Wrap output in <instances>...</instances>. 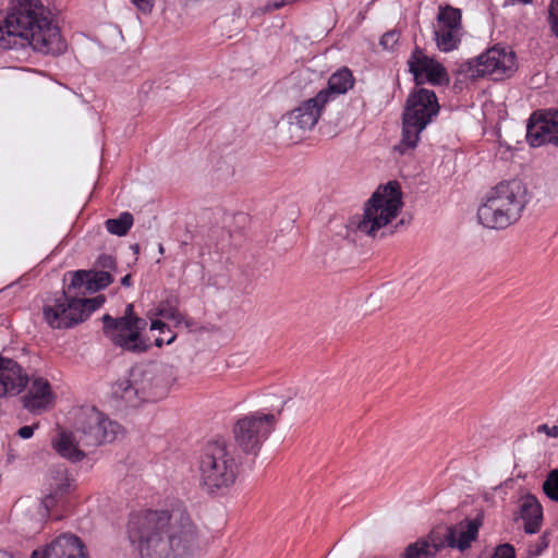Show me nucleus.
<instances>
[{
	"label": "nucleus",
	"mask_w": 558,
	"mask_h": 558,
	"mask_svg": "<svg viewBox=\"0 0 558 558\" xmlns=\"http://www.w3.org/2000/svg\"><path fill=\"white\" fill-rule=\"evenodd\" d=\"M128 538L141 558H194L199 551L198 530L182 504L131 514Z\"/></svg>",
	"instance_id": "obj_1"
},
{
	"label": "nucleus",
	"mask_w": 558,
	"mask_h": 558,
	"mask_svg": "<svg viewBox=\"0 0 558 558\" xmlns=\"http://www.w3.org/2000/svg\"><path fill=\"white\" fill-rule=\"evenodd\" d=\"M28 44L35 51L60 54L66 44L52 21L51 11L40 0H15L11 11L0 14V46L10 49Z\"/></svg>",
	"instance_id": "obj_2"
},
{
	"label": "nucleus",
	"mask_w": 558,
	"mask_h": 558,
	"mask_svg": "<svg viewBox=\"0 0 558 558\" xmlns=\"http://www.w3.org/2000/svg\"><path fill=\"white\" fill-rule=\"evenodd\" d=\"M121 432L118 422L111 421L96 408L82 409L77 414L75 430H62L52 440V447L62 458L80 462L85 458L83 448L112 442Z\"/></svg>",
	"instance_id": "obj_3"
},
{
	"label": "nucleus",
	"mask_w": 558,
	"mask_h": 558,
	"mask_svg": "<svg viewBox=\"0 0 558 558\" xmlns=\"http://www.w3.org/2000/svg\"><path fill=\"white\" fill-rule=\"evenodd\" d=\"M527 203V187L521 180L502 181L487 192L477 218L486 228L506 229L521 218Z\"/></svg>",
	"instance_id": "obj_4"
},
{
	"label": "nucleus",
	"mask_w": 558,
	"mask_h": 558,
	"mask_svg": "<svg viewBox=\"0 0 558 558\" xmlns=\"http://www.w3.org/2000/svg\"><path fill=\"white\" fill-rule=\"evenodd\" d=\"M241 460L225 441L208 442L198 461L199 486L210 495L225 494L240 474Z\"/></svg>",
	"instance_id": "obj_5"
},
{
	"label": "nucleus",
	"mask_w": 558,
	"mask_h": 558,
	"mask_svg": "<svg viewBox=\"0 0 558 558\" xmlns=\"http://www.w3.org/2000/svg\"><path fill=\"white\" fill-rule=\"evenodd\" d=\"M403 207L401 185L398 181L380 184L364 204L362 217H354L350 226L361 233L376 238L378 232L391 223Z\"/></svg>",
	"instance_id": "obj_6"
},
{
	"label": "nucleus",
	"mask_w": 558,
	"mask_h": 558,
	"mask_svg": "<svg viewBox=\"0 0 558 558\" xmlns=\"http://www.w3.org/2000/svg\"><path fill=\"white\" fill-rule=\"evenodd\" d=\"M439 109L435 92L420 87L410 93L402 114V138L396 146L400 154L416 147L421 132L438 114Z\"/></svg>",
	"instance_id": "obj_7"
},
{
	"label": "nucleus",
	"mask_w": 558,
	"mask_h": 558,
	"mask_svg": "<svg viewBox=\"0 0 558 558\" xmlns=\"http://www.w3.org/2000/svg\"><path fill=\"white\" fill-rule=\"evenodd\" d=\"M515 71V54L512 50L498 46L489 48L477 58L461 62L458 74L476 80L490 76L495 81L511 76Z\"/></svg>",
	"instance_id": "obj_8"
},
{
	"label": "nucleus",
	"mask_w": 558,
	"mask_h": 558,
	"mask_svg": "<svg viewBox=\"0 0 558 558\" xmlns=\"http://www.w3.org/2000/svg\"><path fill=\"white\" fill-rule=\"evenodd\" d=\"M105 301L104 295H97L92 299L71 300V303L46 304L43 307L44 319L54 329L72 328L86 320L93 312L104 305Z\"/></svg>",
	"instance_id": "obj_9"
},
{
	"label": "nucleus",
	"mask_w": 558,
	"mask_h": 558,
	"mask_svg": "<svg viewBox=\"0 0 558 558\" xmlns=\"http://www.w3.org/2000/svg\"><path fill=\"white\" fill-rule=\"evenodd\" d=\"M105 301L104 295H97L92 299L71 300V303L46 304L43 307L44 319L54 329L72 328L86 320L93 312L104 305Z\"/></svg>",
	"instance_id": "obj_10"
},
{
	"label": "nucleus",
	"mask_w": 558,
	"mask_h": 558,
	"mask_svg": "<svg viewBox=\"0 0 558 558\" xmlns=\"http://www.w3.org/2000/svg\"><path fill=\"white\" fill-rule=\"evenodd\" d=\"M276 424L277 418L270 413L254 412L239 418L233 426L236 447L245 454L256 456Z\"/></svg>",
	"instance_id": "obj_11"
},
{
	"label": "nucleus",
	"mask_w": 558,
	"mask_h": 558,
	"mask_svg": "<svg viewBox=\"0 0 558 558\" xmlns=\"http://www.w3.org/2000/svg\"><path fill=\"white\" fill-rule=\"evenodd\" d=\"M409 71L413 74L417 86L425 83L440 86L450 82L446 68L436 59L427 56L421 48L415 47L408 60Z\"/></svg>",
	"instance_id": "obj_12"
},
{
	"label": "nucleus",
	"mask_w": 558,
	"mask_h": 558,
	"mask_svg": "<svg viewBox=\"0 0 558 558\" xmlns=\"http://www.w3.org/2000/svg\"><path fill=\"white\" fill-rule=\"evenodd\" d=\"M526 140L533 147L550 144L558 148V110H537L526 126Z\"/></svg>",
	"instance_id": "obj_13"
},
{
	"label": "nucleus",
	"mask_w": 558,
	"mask_h": 558,
	"mask_svg": "<svg viewBox=\"0 0 558 558\" xmlns=\"http://www.w3.org/2000/svg\"><path fill=\"white\" fill-rule=\"evenodd\" d=\"M0 558H14L5 550H0ZM32 558H89L85 544L74 534H62L43 550H34Z\"/></svg>",
	"instance_id": "obj_14"
},
{
	"label": "nucleus",
	"mask_w": 558,
	"mask_h": 558,
	"mask_svg": "<svg viewBox=\"0 0 558 558\" xmlns=\"http://www.w3.org/2000/svg\"><path fill=\"white\" fill-rule=\"evenodd\" d=\"M73 489V478L64 465L50 469L41 505L47 512L57 507Z\"/></svg>",
	"instance_id": "obj_15"
},
{
	"label": "nucleus",
	"mask_w": 558,
	"mask_h": 558,
	"mask_svg": "<svg viewBox=\"0 0 558 558\" xmlns=\"http://www.w3.org/2000/svg\"><path fill=\"white\" fill-rule=\"evenodd\" d=\"M327 102V93L318 92L315 97L301 102V105L287 114L288 122L298 129L312 130L318 122Z\"/></svg>",
	"instance_id": "obj_16"
},
{
	"label": "nucleus",
	"mask_w": 558,
	"mask_h": 558,
	"mask_svg": "<svg viewBox=\"0 0 558 558\" xmlns=\"http://www.w3.org/2000/svg\"><path fill=\"white\" fill-rule=\"evenodd\" d=\"M104 333L117 347L133 353H143V347L136 343L130 320L113 318L109 314L102 316Z\"/></svg>",
	"instance_id": "obj_17"
},
{
	"label": "nucleus",
	"mask_w": 558,
	"mask_h": 558,
	"mask_svg": "<svg viewBox=\"0 0 558 558\" xmlns=\"http://www.w3.org/2000/svg\"><path fill=\"white\" fill-rule=\"evenodd\" d=\"M130 372L143 402L155 401L165 395L163 380L154 367H134Z\"/></svg>",
	"instance_id": "obj_18"
},
{
	"label": "nucleus",
	"mask_w": 558,
	"mask_h": 558,
	"mask_svg": "<svg viewBox=\"0 0 558 558\" xmlns=\"http://www.w3.org/2000/svg\"><path fill=\"white\" fill-rule=\"evenodd\" d=\"M28 376L21 365L0 356V398L19 395L28 384Z\"/></svg>",
	"instance_id": "obj_19"
},
{
	"label": "nucleus",
	"mask_w": 558,
	"mask_h": 558,
	"mask_svg": "<svg viewBox=\"0 0 558 558\" xmlns=\"http://www.w3.org/2000/svg\"><path fill=\"white\" fill-rule=\"evenodd\" d=\"M23 405L31 412L49 409L54 401L49 381L43 377H34L27 393L23 397Z\"/></svg>",
	"instance_id": "obj_20"
},
{
	"label": "nucleus",
	"mask_w": 558,
	"mask_h": 558,
	"mask_svg": "<svg viewBox=\"0 0 558 558\" xmlns=\"http://www.w3.org/2000/svg\"><path fill=\"white\" fill-rule=\"evenodd\" d=\"M63 282L64 286L62 289V293L59 298L54 300L53 303H71V300H76L80 298H84L86 294L94 293L92 280L88 276L87 270L70 271L64 276Z\"/></svg>",
	"instance_id": "obj_21"
},
{
	"label": "nucleus",
	"mask_w": 558,
	"mask_h": 558,
	"mask_svg": "<svg viewBox=\"0 0 558 558\" xmlns=\"http://www.w3.org/2000/svg\"><path fill=\"white\" fill-rule=\"evenodd\" d=\"M480 526L481 522L477 519L464 520L456 525L447 526V546L461 551L466 550L476 539Z\"/></svg>",
	"instance_id": "obj_22"
},
{
	"label": "nucleus",
	"mask_w": 558,
	"mask_h": 558,
	"mask_svg": "<svg viewBox=\"0 0 558 558\" xmlns=\"http://www.w3.org/2000/svg\"><path fill=\"white\" fill-rule=\"evenodd\" d=\"M520 514L524 520L525 533L535 534L539 531L543 522V508L534 495L527 494L521 499Z\"/></svg>",
	"instance_id": "obj_23"
},
{
	"label": "nucleus",
	"mask_w": 558,
	"mask_h": 558,
	"mask_svg": "<svg viewBox=\"0 0 558 558\" xmlns=\"http://www.w3.org/2000/svg\"><path fill=\"white\" fill-rule=\"evenodd\" d=\"M111 395L117 401L124 403L125 407H137L143 402L135 385H133L131 372L128 377L119 379L112 385Z\"/></svg>",
	"instance_id": "obj_24"
},
{
	"label": "nucleus",
	"mask_w": 558,
	"mask_h": 558,
	"mask_svg": "<svg viewBox=\"0 0 558 558\" xmlns=\"http://www.w3.org/2000/svg\"><path fill=\"white\" fill-rule=\"evenodd\" d=\"M353 84L352 72L348 68H342L329 77L327 88L320 92L327 93V102H329L335 96L347 93L353 87Z\"/></svg>",
	"instance_id": "obj_25"
},
{
	"label": "nucleus",
	"mask_w": 558,
	"mask_h": 558,
	"mask_svg": "<svg viewBox=\"0 0 558 558\" xmlns=\"http://www.w3.org/2000/svg\"><path fill=\"white\" fill-rule=\"evenodd\" d=\"M462 32L449 28L436 27L434 39L440 51L449 52L458 48L461 43Z\"/></svg>",
	"instance_id": "obj_26"
},
{
	"label": "nucleus",
	"mask_w": 558,
	"mask_h": 558,
	"mask_svg": "<svg viewBox=\"0 0 558 558\" xmlns=\"http://www.w3.org/2000/svg\"><path fill=\"white\" fill-rule=\"evenodd\" d=\"M436 20V27L462 32V14L460 9H456L451 5H440Z\"/></svg>",
	"instance_id": "obj_27"
},
{
	"label": "nucleus",
	"mask_w": 558,
	"mask_h": 558,
	"mask_svg": "<svg viewBox=\"0 0 558 558\" xmlns=\"http://www.w3.org/2000/svg\"><path fill=\"white\" fill-rule=\"evenodd\" d=\"M157 315L175 322L177 325L185 322V317L179 311V298L169 295L162 300L157 306Z\"/></svg>",
	"instance_id": "obj_28"
},
{
	"label": "nucleus",
	"mask_w": 558,
	"mask_h": 558,
	"mask_svg": "<svg viewBox=\"0 0 558 558\" xmlns=\"http://www.w3.org/2000/svg\"><path fill=\"white\" fill-rule=\"evenodd\" d=\"M134 222L133 215L129 211L121 213L118 218L107 219L105 225L109 233L124 236L128 234Z\"/></svg>",
	"instance_id": "obj_29"
},
{
	"label": "nucleus",
	"mask_w": 558,
	"mask_h": 558,
	"mask_svg": "<svg viewBox=\"0 0 558 558\" xmlns=\"http://www.w3.org/2000/svg\"><path fill=\"white\" fill-rule=\"evenodd\" d=\"M422 539L428 544L433 550V555L436 557L437 553L447 546V526L434 529L425 538Z\"/></svg>",
	"instance_id": "obj_30"
},
{
	"label": "nucleus",
	"mask_w": 558,
	"mask_h": 558,
	"mask_svg": "<svg viewBox=\"0 0 558 558\" xmlns=\"http://www.w3.org/2000/svg\"><path fill=\"white\" fill-rule=\"evenodd\" d=\"M433 550L422 538L409 544L401 555V558H435Z\"/></svg>",
	"instance_id": "obj_31"
},
{
	"label": "nucleus",
	"mask_w": 558,
	"mask_h": 558,
	"mask_svg": "<svg viewBox=\"0 0 558 558\" xmlns=\"http://www.w3.org/2000/svg\"><path fill=\"white\" fill-rule=\"evenodd\" d=\"M92 280L93 292H97L110 286L113 282V277L106 270H87Z\"/></svg>",
	"instance_id": "obj_32"
},
{
	"label": "nucleus",
	"mask_w": 558,
	"mask_h": 558,
	"mask_svg": "<svg viewBox=\"0 0 558 558\" xmlns=\"http://www.w3.org/2000/svg\"><path fill=\"white\" fill-rule=\"evenodd\" d=\"M543 490L549 499L558 502V469L548 473L543 483Z\"/></svg>",
	"instance_id": "obj_33"
},
{
	"label": "nucleus",
	"mask_w": 558,
	"mask_h": 558,
	"mask_svg": "<svg viewBox=\"0 0 558 558\" xmlns=\"http://www.w3.org/2000/svg\"><path fill=\"white\" fill-rule=\"evenodd\" d=\"M546 21L551 34L558 38V0H550Z\"/></svg>",
	"instance_id": "obj_34"
},
{
	"label": "nucleus",
	"mask_w": 558,
	"mask_h": 558,
	"mask_svg": "<svg viewBox=\"0 0 558 558\" xmlns=\"http://www.w3.org/2000/svg\"><path fill=\"white\" fill-rule=\"evenodd\" d=\"M130 323L132 325L133 332L136 333V343L140 347H143V352L147 351L148 348H149V344H147V342L141 336L142 330H144L146 325H147L146 320L141 318V317H138V316H134L130 320Z\"/></svg>",
	"instance_id": "obj_35"
},
{
	"label": "nucleus",
	"mask_w": 558,
	"mask_h": 558,
	"mask_svg": "<svg viewBox=\"0 0 558 558\" xmlns=\"http://www.w3.org/2000/svg\"><path fill=\"white\" fill-rule=\"evenodd\" d=\"M400 38V33L397 31H389L385 33L380 38V45L385 49H393Z\"/></svg>",
	"instance_id": "obj_36"
},
{
	"label": "nucleus",
	"mask_w": 558,
	"mask_h": 558,
	"mask_svg": "<svg viewBox=\"0 0 558 558\" xmlns=\"http://www.w3.org/2000/svg\"><path fill=\"white\" fill-rule=\"evenodd\" d=\"M492 558H515L514 548L510 544L499 545Z\"/></svg>",
	"instance_id": "obj_37"
},
{
	"label": "nucleus",
	"mask_w": 558,
	"mask_h": 558,
	"mask_svg": "<svg viewBox=\"0 0 558 558\" xmlns=\"http://www.w3.org/2000/svg\"><path fill=\"white\" fill-rule=\"evenodd\" d=\"M96 266L101 269L113 270L116 268V258L111 255L102 254L97 258Z\"/></svg>",
	"instance_id": "obj_38"
},
{
	"label": "nucleus",
	"mask_w": 558,
	"mask_h": 558,
	"mask_svg": "<svg viewBox=\"0 0 558 558\" xmlns=\"http://www.w3.org/2000/svg\"><path fill=\"white\" fill-rule=\"evenodd\" d=\"M132 3L143 13L148 14L154 7V0H131Z\"/></svg>",
	"instance_id": "obj_39"
},
{
	"label": "nucleus",
	"mask_w": 558,
	"mask_h": 558,
	"mask_svg": "<svg viewBox=\"0 0 558 558\" xmlns=\"http://www.w3.org/2000/svg\"><path fill=\"white\" fill-rule=\"evenodd\" d=\"M537 433H544L548 437H558V425L549 426L547 424H542L537 427Z\"/></svg>",
	"instance_id": "obj_40"
},
{
	"label": "nucleus",
	"mask_w": 558,
	"mask_h": 558,
	"mask_svg": "<svg viewBox=\"0 0 558 558\" xmlns=\"http://www.w3.org/2000/svg\"><path fill=\"white\" fill-rule=\"evenodd\" d=\"M548 544H549L548 535H547V533H544V534L541 536V538H539L538 543L536 544V547H535V549L533 550V554H534V555H541V554H542V551L548 547Z\"/></svg>",
	"instance_id": "obj_41"
},
{
	"label": "nucleus",
	"mask_w": 558,
	"mask_h": 558,
	"mask_svg": "<svg viewBox=\"0 0 558 558\" xmlns=\"http://www.w3.org/2000/svg\"><path fill=\"white\" fill-rule=\"evenodd\" d=\"M35 426L25 425L17 430V435L23 439H28L34 434Z\"/></svg>",
	"instance_id": "obj_42"
},
{
	"label": "nucleus",
	"mask_w": 558,
	"mask_h": 558,
	"mask_svg": "<svg viewBox=\"0 0 558 558\" xmlns=\"http://www.w3.org/2000/svg\"><path fill=\"white\" fill-rule=\"evenodd\" d=\"M150 329L151 330L157 329L160 332H165L166 329L168 331H170L168 325L166 323L161 322V320H153L151 324H150Z\"/></svg>",
	"instance_id": "obj_43"
},
{
	"label": "nucleus",
	"mask_w": 558,
	"mask_h": 558,
	"mask_svg": "<svg viewBox=\"0 0 558 558\" xmlns=\"http://www.w3.org/2000/svg\"><path fill=\"white\" fill-rule=\"evenodd\" d=\"M134 316H136L134 314V305L133 304H128L126 307H125L124 315L122 317H118V318L119 319L131 320Z\"/></svg>",
	"instance_id": "obj_44"
},
{
	"label": "nucleus",
	"mask_w": 558,
	"mask_h": 558,
	"mask_svg": "<svg viewBox=\"0 0 558 558\" xmlns=\"http://www.w3.org/2000/svg\"><path fill=\"white\" fill-rule=\"evenodd\" d=\"M174 339H175L174 335H171L167 340H165L162 338H157L155 340V345L160 348L165 342L170 344Z\"/></svg>",
	"instance_id": "obj_45"
},
{
	"label": "nucleus",
	"mask_w": 558,
	"mask_h": 558,
	"mask_svg": "<svg viewBox=\"0 0 558 558\" xmlns=\"http://www.w3.org/2000/svg\"><path fill=\"white\" fill-rule=\"evenodd\" d=\"M121 284L123 287H130L132 283H131V275L128 274L125 275L122 279H121Z\"/></svg>",
	"instance_id": "obj_46"
},
{
	"label": "nucleus",
	"mask_w": 558,
	"mask_h": 558,
	"mask_svg": "<svg viewBox=\"0 0 558 558\" xmlns=\"http://www.w3.org/2000/svg\"><path fill=\"white\" fill-rule=\"evenodd\" d=\"M158 251L160 254H163L165 253V248H163V245L162 244H159L158 245Z\"/></svg>",
	"instance_id": "obj_47"
}]
</instances>
